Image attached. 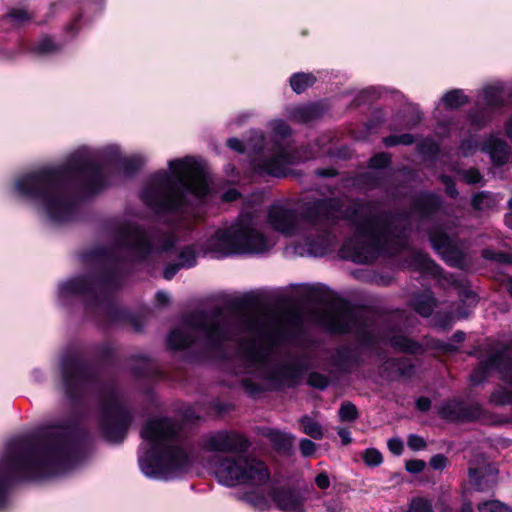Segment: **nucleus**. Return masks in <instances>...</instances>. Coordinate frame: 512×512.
<instances>
[{
  "label": "nucleus",
  "instance_id": "47",
  "mask_svg": "<svg viewBox=\"0 0 512 512\" xmlns=\"http://www.w3.org/2000/svg\"><path fill=\"white\" fill-rule=\"evenodd\" d=\"M315 483L318 488L325 490L330 486V479L326 472H321L315 477Z\"/></svg>",
  "mask_w": 512,
  "mask_h": 512
},
{
  "label": "nucleus",
  "instance_id": "63",
  "mask_svg": "<svg viewBox=\"0 0 512 512\" xmlns=\"http://www.w3.org/2000/svg\"><path fill=\"white\" fill-rule=\"evenodd\" d=\"M460 512H473L472 505L470 503L463 504Z\"/></svg>",
  "mask_w": 512,
  "mask_h": 512
},
{
  "label": "nucleus",
  "instance_id": "42",
  "mask_svg": "<svg viewBox=\"0 0 512 512\" xmlns=\"http://www.w3.org/2000/svg\"><path fill=\"white\" fill-rule=\"evenodd\" d=\"M407 443H408L409 448H411L414 451L422 450L426 446L424 439L422 437H420L418 435H414V434H412L408 437Z\"/></svg>",
  "mask_w": 512,
  "mask_h": 512
},
{
  "label": "nucleus",
  "instance_id": "24",
  "mask_svg": "<svg viewBox=\"0 0 512 512\" xmlns=\"http://www.w3.org/2000/svg\"><path fill=\"white\" fill-rule=\"evenodd\" d=\"M300 423L303 427V432L311 438L319 440L323 437V429L321 425L309 416H303L300 419Z\"/></svg>",
  "mask_w": 512,
  "mask_h": 512
},
{
  "label": "nucleus",
  "instance_id": "29",
  "mask_svg": "<svg viewBox=\"0 0 512 512\" xmlns=\"http://www.w3.org/2000/svg\"><path fill=\"white\" fill-rule=\"evenodd\" d=\"M197 253L192 246L185 247L179 255V266L191 267L196 263Z\"/></svg>",
  "mask_w": 512,
  "mask_h": 512
},
{
  "label": "nucleus",
  "instance_id": "64",
  "mask_svg": "<svg viewBox=\"0 0 512 512\" xmlns=\"http://www.w3.org/2000/svg\"><path fill=\"white\" fill-rule=\"evenodd\" d=\"M505 222L510 228H512V211L509 214H507Z\"/></svg>",
  "mask_w": 512,
  "mask_h": 512
},
{
  "label": "nucleus",
  "instance_id": "40",
  "mask_svg": "<svg viewBox=\"0 0 512 512\" xmlns=\"http://www.w3.org/2000/svg\"><path fill=\"white\" fill-rule=\"evenodd\" d=\"M390 163V157L386 153L376 155L370 160V166L373 168H383Z\"/></svg>",
  "mask_w": 512,
  "mask_h": 512
},
{
  "label": "nucleus",
  "instance_id": "61",
  "mask_svg": "<svg viewBox=\"0 0 512 512\" xmlns=\"http://www.w3.org/2000/svg\"><path fill=\"white\" fill-rule=\"evenodd\" d=\"M506 134L512 140V115L506 124Z\"/></svg>",
  "mask_w": 512,
  "mask_h": 512
},
{
  "label": "nucleus",
  "instance_id": "45",
  "mask_svg": "<svg viewBox=\"0 0 512 512\" xmlns=\"http://www.w3.org/2000/svg\"><path fill=\"white\" fill-rule=\"evenodd\" d=\"M430 465L433 469L442 470L447 465V458L443 455H435L430 460Z\"/></svg>",
  "mask_w": 512,
  "mask_h": 512
},
{
  "label": "nucleus",
  "instance_id": "52",
  "mask_svg": "<svg viewBox=\"0 0 512 512\" xmlns=\"http://www.w3.org/2000/svg\"><path fill=\"white\" fill-rule=\"evenodd\" d=\"M9 16L16 22H22L28 19V14L24 10H14Z\"/></svg>",
  "mask_w": 512,
  "mask_h": 512
},
{
  "label": "nucleus",
  "instance_id": "57",
  "mask_svg": "<svg viewBox=\"0 0 512 512\" xmlns=\"http://www.w3.org/2000/svg\"><path fill=\"white\" fill-rule=\"evenodd\" d=\"M338 435L341 437L342 443L344 445H348L351 442V434L349 430L345 428H339Z\"/></svg>",
  "mask_w": 512,
  "mask_h": 512
},
{
  "label": "nucleus",
  "instance_id": "55",
  "mask_svg": "<svg viewBox=\"0 0 512 512\" xmlns=\"http://www.w3.org/2000/svg\"><path fill=\"white\" fill-rule=\"evenodd\" d=\"M180 267L181 266H179V263L176 265H170V266L166 267V269L164 270L165 279H167V280L172 279Z\"/></svg>",
  "mask_w": 512,
  "mask_h": 512
},
{
  "label": "nucleus",
  "instance_id": "5",
  "mask_svg": "<svg viewBox=\"0 0 512 512\" xmlns=\"http://www.w3.org/2000/svg\"><path fill=\"white\" fill-rule=\"evenodd\" d=\"M335 202L321 200L316 202L308 212L298 217L284 203H277L268 211L269 224L286 236H299L303 243L296 246L301 255H323L328 248L329 240L326 231V220L336 218Z\"/></svg>",
  "mask_w": 512,
  "mask_h": 512
},
{
  "label": "nucleus",
  "instance_id": "17",
  "mask_svg": "<svg viewBox=\"0 0 512 512\" xmlns=\"http://www.w3.org/2000/svg\"><path fill=\"white\" fill-rule=\"evenodd\" d=\"M481 150L488 153L492 162L496 165H502L508 159L507 144L495 136H490L481 147Z\"/></svg>",
  "mask_w": 512,
  "mask_h": 512
},
{
  "label": "nucleus",
  "instance_id": "4",
  "mask_svg": "<svg viewBox=\"0 0 512 512\" xmlns=\"http://www.w3.org/2000/svg\"><path fill=\"white\" fill-rule=\"evenodd\" d=\"M179 426L168 418L150 420L141 431L151 447L139 457L141 472L155 480H169L187 472L192 460L179 443Z\"/></svg>",
  "mask_w": 512,
  "mask_h": 512
},
{
  "label": "nucleus",
  "instance_id": "48",
  "mask_svg": "<svg viewBox=\"0 0 512 512\" xmlns=\"http://www.w3.org/2000/svg\"><path fill=\"white\" fill-rule=\"evenodd\" d=\"M477 144L474 140L469 139L462 143L460 149L463 153V155L467 156L471 153H473L477 149Z\"/></svg>",
  "mask_w": 512,
  "mask_h": 512
},
{
  "label": "nucleus",
  "instance_id": "32",
  "mask_svg": "<svg viewBox=\"0 0 512 512\" xmlns=\"http://www.w3.org/2000/svg\"><path fill=\"white\" fill-rule=\"evenodd\" d=\"M493 203L492 196L487 192H481L473 197L472 204L475 209L483 210L489 208Z\"/></svg>",
  "mask_w": 512,
  "mask_h": 512
},
{
  "label": "nucleus",
  "instance_id": "46",
  "mask_svg": "<svg viewBox=\"0 0 512 512\" xmlns=\"http://www.w3.org/2000/svg\"><path fill=\"white\" fill-rule=\"evenodd\" d=\"M463 178L468 184H476L480 182L481 175L479 171L475 169H470L463 174Z\"/></svg>",
  "mask_w": 512,
  "mask_h": 512
},
{
  "label": "nucleus",
  "instance_id": "9",
  "mask_svg": "<svg viewBox=\"0 0 512 512\" xmlns=\"http://www.w3.org/2000/svg\"><path fill=\"white\" fill-rule=\"evenodd\" d=\"M209 468L225 486L246 485L262 489L270 481L267 464L251 455H234L213 459Z\"/></svg>",
  "mask_w": 512,
  "mask_h": 512
},
{
  "label": "nucleus",
  "instance_id": "3",
  "mask_svg": "<svg viewBox=\"0 0 512 512\" xmlns=\"http://www.w3.org/2000/svg\"><path fill=\"white\" fill-rule=\"evenodd\" d=\"M74 447L66 427H52L41 443L12 463L0 466V510L8 502L7 482L11 473L27 478H40L66 468L73 462Z\"/></svg>",
  "mask_w": 512,
  "mask_h": 512
},
{
  "label": "nucleus",
  "instance_id": "28",
  "mask_svg": "<svg viewBox=\"0 0 512 512\" xmlns=\"http://www.w3.org/2000/svg\"><path fill=\"white\" fill-rule=\"evenodd\" d=\"M490 402L495 405H512V391L500 387L491 394Z\"/></svg>",
  "mask_w": 512,
  "mask_h": 512
},
{
  "label": "nucleus",
  "instance_id": "33",
  "mask_svg": "<svg viewBox=\"0 0 512 512\" xmlns=\"http://www.w3.org/2000/svg\"><path fill=\"white\" fill-rule=\"evenodd\" d=\"M480 512H508V508L496 500L486 501L478 505Z\"/></svg>",
  "mask_w": 512,
  "mask_h": 512
},
{
  "label": "nucleus",
  "instance_id": "58",
  "mask_svg": "<svg viewBox=\"0 0 512 512\" xmlns=\"http://www.w3.org/2000/svg\"><path fill=\"white\" fill-rule=\"evenodd\" d=\"M156 298H157V301L159 302V304H162V305L168 303V301H169V295L163 291H159L156 294Z\"/></svg>",
  "mask_w": 512,
  "mask_h": 512
},
{
  "label": "nucleus",
  "instance_id": "53",
  "mask_svg": "<svg viewBox=\"0 0 512 512\" xmlns=\"http://www.w3.org/2000/svg\"><path fill=\"white\" fill-rule=\"evenodd\" d=\"M452 406H453V404H447L442 407L441 414L443 417L450 419V420H454L458 417V415L456 413H454L453 411L450 410L452 408Z\"/></svg>",
  "mask_w": 512,
  "mask_h": 512
},
{
  "label": "nucleus",
  "instance_id": "62",
  "mask_svg": "<svg viewBox=\"0 0 512 512\" xmlns=\"http://www.w3.org/2000/svg\"><path fill=\"white\" fill-rule=\"evenodd\" d=\"M426 198L430 201L433 206H437L439 203V199L434 195H427Z\"/></svg>",
  "mask_w": 512,
  "mask_h": 512
},
{
  "label": "nucleus",
  "instance_id": "12",
  "mask_svg": "<svg viewBox=\"0 0 512 512\" xmlns=\"http://www.w3.org/2000/svg\"><path fill=\"white\" fill-rule=\"evenodd\" d=\"M503 103L500 85L485 87L477 100L476 112L470 116V125L474 129L480 128L490 119L492 109L502 106Z\"/></svg>",
  "mask_w": 512,
  "mask_h": 512
},
{
  "label": "nucleus",
  "instance_id": "49",
  "mask_svg": "<svg viewBox=\"0 0 512 512\" xmlns=\"http://www.w3.org/2000/svg\"><path fill=\"white\" fill-rule=\"evenodd\" d=\"M441 179H442V182L445 185V189H446L447 194L450 195L451 197H455L457 195V190H456V188L454 186V183L451 180V178L448 177V176H442Z\"/></svg>",
  "mask_w": 512,
  "mask_h": 512
},
{
  "label": "nucleus",
  "instance_id": "20",
  "mask_svg": "<svg viewBox=\"0 0 512 512\" xmlns=\"http://www.w3.org/2000/svg\"><path fill=\"white\" fill-rule=\"evenodd\" d=\"M430 241L437 252L442 254L451 264H455L454 260L449 257V254L453 253V242L446 233L432 231L430 233Z\"/></svg>",
  "mask_w": 512,
  "mask_h": 512
},
{
  "label": "nucleus",
  "instance_id": "25",
  "mask_svg": "<svg viewBox=\"0 0 512 512\" xmlns=\"http://www.w3.org/2000/svg\"><path fill=\"white\" fill-rule=\"evenodd\" d=\"M434 304L433 297L427 292L415 300L414 308L420 315L428 317L432 314Z\"/></svg>",
  "mask_w": 512,
  "mask_h": 512
},
{
  "label": "nucleus",
  "instance_id": "34",
  "mask_svg": "<svg viewBox=\"0 0 512 512\" xmlns=\"http://www.w3.org/2000/svg\"><path fill=\"white\" fill-rule=\"evenodd\" d=\"M363 458L365 463L370 467L379 466L383 461L382 454L374 448L367 449Z\"/></svg>",
  "mask_w": 512,
  "mask_h": 512
},
{
  "label": "nucleus",
  "instance_id": "43",
  "mask_svg": "<svg viewBox=\"0 0 512 512\" xmlns=\"http://www.w3.org/2000/svg\"><path fill=\"white\" fill-rule=\"evenodd\" d=\"M388 448L394 455H400L403 452V442L398 438H392L388 441Z\"/></svg>",
  "mask_w": 512,
  "mask_h": 512
},
{
  "label": "nucleus",
  "instance_id": "14",
  "mask_svg": "<svg viewBox=\"0 0 512 512\" xmlns=\"http://www.w3.org/2000/svg\"><path fill=\"white\" fill-rule=\"evenodd\" d=\"M246 441L239 435L228 431H218L205 436L201 448L206 452L231 453L246 448Z\"/></svg>",
  "mask_w": 512,
  "mask_h": 512
},
{
  "label": "nucleus",
  "instance_id": "15",
  "mask_svg": "<svg viewBox=\"0 0 512 512\" xmlns=\"http://www.w3.org/2000/svg\"><path fill=\"white\" fill-rule=\"evenodd\" d=\"M119 245L131 248L137 254L142 256L149 254L154 249V245L147 234L135 226H129L121 231L119 236ZM167 248L168 246H155V250H165Z\"/></svg>",
  "mask_w": 512,
  "mask_h": 512
},
{
  "label": "nucleus",
  "instance_id": "31",
  "mask_svg": "<svg viewBox=\"0 0 512 512\" xmlns=\"http://www.w3.org/2000/svg\"><path fill=\"white\" fill-rule=\"evenodd\" d=\"M408 512H433L432 503L425 498H415L411 501Z\"/></svg>",
  "mask_w": 512,
  "mask_h": 512
},
{
  "label": "nucleus",
  "instance_id": "19",
  "mask_svg": "<svg viewBox=\"0 0 512 512\" xmlns=\"http://www.w3.org/2000/svg\"><path fill=\"white\" fill-rule=\"evenodd\" d=\"M89 281L86 278L80 277L65 281L60 284L58 289L59 298L62 301L68 300L74 295L84 293L89 289Z\"/></svg>",
  "mask_w": 512,
  "mask_h": 512
},
{
  "label": "nucleus",
  "instance_id": "26",
  "mask_svg": "<svg viewBox=\"0 0 512 512\" xmlns=\"http://www.w3.org/2000/svg\"><path fill=\"white\" fill-rule=\"evenodd\" d=\"M443 104L448 108H458L467 102V97L462 90H451L442 97Z\"/></svg>",
  "mask_w": 512,
  "mask_h": 512
},
{
  "label": "nucleus",
  "instance_id": "37",
  "mask_svg": "<svg viewBox=\"0 0 512 512\" xmlns=\"http://www.w3.org/2000/svg\"><path fill=\"white\" fill-rule=\"evenodd\" d=\"M391 345L400 350L409 352H413L415 347V344L405 337H394L391 340Z\"/></svg>",
  "mask_w": 512,
  "mask_h": 512
},
{
  "label": "nucleus",
  "instance_id": "13",
  "mask_svg": "<svg viewBox=\"0 0 512 512\" xmlns=\"http://www.w3.org/2000/svg\"><path fill=\"white\" fill-rule=\"evenodd\" d=\"M319 321L333 332H347L353 330L356 317L346 303L336 302L328 307Z\"/></svg>",
  "mask_w": 512,
  "mask_h": 512
},
{
  "label": "nucleus",
  "instance_id": "16",
  "mask_svg": "<svg viewBox=\"0 0 512 512\" xmlns=\"http://www.w3.org/2000/svg\"><path fill=\"white\" fill-rule=\"evenodd\" d=\"M129 422L130 419L127 413L116 400L113 399L111 402L105 404L103 408V425L105 435L109 440H114L112 433L113 427L119 428L123 434Z\"/></svg>",
  "mask_w": 512,
  "mask_h": 512
},
{
  "label": "nucleus",
  "instance_id": "27",
  "mask_svg": "<svg viewBox=\"0 0 512 512\" xmlns=\"http://www.w3.org/2000/svg\"><path fill=\"white\" fill-rule=\"evenodd\" d=\"M470 482L475 487L476 490H486L490 489L494 485V478L485 479L484 476L480 475V472L477 469H469Z\"/></svg>",
  "mask_w": 512,
  "mask_h": 512
},
{
  "label": "nucleus",
  "instance_id": "59",
  "mask_svg": "<svg viewBox=\"0 0 512 512\" xmlns=\"http://www.w3.org/2000/svg\"><path fill=\"white\" fill-rule=\"evenodd\" d=\"M502 378L512 385V364L502 373Z\"/></svg>",
  "mask_w": 512,
  "mask_h": 512
},
{
  "label": "nucleus",
  "instance_id": "39",
  "mask_svg": "<svg viewBox=\"0 0 512 512\" xmlns=\"http://www.w3.org/2000/svg\"><path fill=\"white\" fill-rule=\"evenodd\" d=\"M309 385L318 388V389H324L328 385V380L325 376L318 374V373H312L310 374L308 378Z\"/></svg>",
  "mask_w": 512,
  "mask_h": 512
},
{
  "label": "nucleus",
  "instance_id": "35",
  "mask_svg": "<svg viewBox=\"0 0 512 512\" xmlns=\"http://www.w3.org/2000/svg\"><path fill=\"white\" fill-rule=\"evenodd\" d=\"M414 139L410 134L392 135L384 138V144L386 146H395L398 144L409 145L413 143Z\"/></svg>",
  "mask_w": 512,
  "mask_h": 512
},
{
  "label": "nucleus",
  "instance_id": "30",
  "mask_svg": "<svg viewBox=\"0 0 512 512\" xmlns=\"http://www.w3.org/2000/svg\"><path fill=\"white\" fill-rule=\"evenodd\" d=\"M358 417V411L354 404L345 402L339 409V418L341 421H354Z\"/></svg>",
  "mask_w": 512,
  "mask_h": 512
},
{
  "label": "nucleus",
  "instance_id": "38",
  "mask_svg": "<svg viewBox=\"0 0 512 512\" xmlns=\"http://www.w3.org/2000/svg\"><path fill=\"white\" fill-rule=\"evenodd\" d=\"M270 127L275 135L285 137L290 133L288 125L282 120H274L270 123Z\"/></svg>",
  "mask_w": 512,
  "mask_h": 512
},
{
  "label": "nucleus",
  "instance_id": "21",
  "mask_svg": "<svg viewBox=\"0 0 512 512\" xmlns=\"http://www.w3.org/2000/svg\"><path fill=\"white\" fill-rule=\"evenodd\" d=\"M61 371L63 382L67 389H69L74 383L78 382L82 376L81 367L74 361L62 363Z\"/></svg>",
  "mask_w": 512,
  "mask_h": 512
},
{
  "label": "nucleus",
  "instance_id": "44",
  "mask_svg": "<svg viewBox=\"0 0 512 512\" xmlns=\"http://www.w3.org/2000/svg\"><path fill=\"white\" fill-rule=\"evenodd\" d=\"M425 465L423 460H410L406 463V469L410 473H419L425 468Z\"/></svg>",
  "mask_w": 512,
  "mask_h": 512
},
{
  "label": "nucleus",
  "instance_id": "7",
  "mask_svg": "<svg viewBox=\"0 0 512 512\" xmlns=\"http://www.w3.org/2000/svg\"><path fill=\"white\" fill-rule=\"evenodd\" d=\"M251 214H242L230 226L218 228L202 244L203 253L215 257L233 254H261L274 246Z\"/></svg>",
  "mask_w": 512,
  "mask_h": 512
},
{
  "label": "nucleus",
  "instance_id": "10",
  "mask_svg": "<svg viewBox=\"0 0 512 512\" xmlns=\"http://www.w3.org/2000/svg\"><path fill=\"white\" fill-rule=\"evenodd\" d=\"M241 329L251 340L241 343L240 357L246 364L244 372L258 369L266 357V346L274 340L273 329L268 317L259 313H250L241 320Z\"/></svg>",
  "mask_w": 512,
  "mask_h": 512
},
{
  "label": "nucleus",
  "instance_id": "18",
  "mask_svg": "<svg viewBox=\"0 0 512 512\" xmlns=\"http://www.w3.org/2000/svg\"><path fill=\"white\" fill-rule=\"evenodd\" d=\"M276 505L284 511L298 510L304 501L300 493L291 490H279L273 494Z\"/></svg>",
  "mask_w": 512,
  "mask_h": 512
},
{
  "label": "nucleus",
  "instance_id": "23",
  "mask_svg": "<svg viewBox=\"0 0 512 512\" xmlns=\"http://www.w3.org/2000/svg\"><path fill=\"white\" fill-rule=\"evenodd\" d=\"M498 361H499V356L497 355H493L489 358V360L484 363V364H481L470 376V379H471V382L474 384V385H478L480 383H482L486 377H487V374H488V371L498 365Z\"/></svg>",
  "mask_w": 512,
  "mask_h": 512
},
{
  "label": "nucleus",
  "instance_id": "22",
  "mask_svg": "<svg viewBox=\"0 0 512 512\" xmlns=\"http://www.w3.org/2000/svg\"><path fill=\"white\" fill-rule=\"evenodd\" d=\"M316 77L311 73H296L290 78V85L296 93H302L308 87L312 86Z\"/></svg>",
  "mask_w": 512,
  "mask_h": 512
},
{
  "label": "nucleus",
  "instance_id": "54",
  "mask_svg": "<svg viewBox=\"0 0 512 512\" xmlns=\"http://www.w3.org/2000/svg\"><path fill=\"white\" fill-rule=\"evenodd\" d=\"M431 401L426 397H421L416 401V407L420 411H427L430 408Z\"/></svg>",
  "mask_w": 512,
  "mask_h": 512
},
{
  "label": "nucleus",
  "instance_id": "60",
  "mask_svg": "<svg viewBox=\"0 0 512 512\" xmlns=\"http://www.w3.org/2000/svg\"><path fill=\"white\" fill-rule=\"evenodd\" d=\"M238 196H239V193L236 190L232 189V190L227 191L224 194L223 198L226 201H233V200L237 199Z\"/></svg>",
  "mask_w": 512,
  "mask_h": 512
},
{
  "label": "nucleus",
  "instance_id": "6",
  "mask_svg": "<svg viewBox=\"0 0 512 512\" xmlns=\"http://www.w3.org/2000/svg\"><path fill=\"white\" fill-rule=\"evenodd\" d=\"M351 220L355 231L344 249L354 262H371L381 251H389L393 244L400 247L404 243V235L394 232L398 219L379 214L374 206L357 204Z\"/></svg>",
  "mask_w": 512,
  "mask_h": 512
},
{
  "label": "nucleus",
  "instance_id": "36",
  "mask_svg": "<svg viewBox=\"0 0 512 512\" xmlns=\"http://www.w3.org/2000/svg\"><path fill=\"white\" fill-rule=\"evenodd\" d=\"M270 494V491H267V493H261L260 495L256 494H247L246 499L249 503H251L254 507L258 509H263L267 506L268 503V495Z\"/></svg>",
  "mask_w": 512,
  "mask_h": 512
},
{
  "label": "nucleus",
  "instance_id": "11",
  "mask_svg": "<svg viewBox=\"0 0 512 512\" xmlns=\"http://www.w3.org/2000/svg\"><path fill=\"white\" fill-rule=\"evenodd\" d=\"M249 147L268 153V159L255 163V169L259 174L281 177L286 174L290 165L304 160V158L290 154L278 142L268 141L261 132H253Z\"/></svg>",
  "mask_w": 512,
  "mask_h": 512
},
{
  "label": "nucleus",
  "instance_id": "2",
  "mask_svg": "<svg viewBox=\"0 0 512 512\" xmlns=\"http://www.w3.org/2000/svg\"><path fill=\"white\" fill-rule=\"evenodd\" d=\"M168 171H158L151 176L142 190L141 197L150 207L175 209L190 202V198L200 199L208 191L204 165L194 157H184L168 162Z\"/></svg>",
  "mask_w": 512,
  "mask_h": 512
},
{
  "label": "nucleus",
  "instance_id": "50",
  "mask_svg": "<svg viewBox=\"0 0 512 512\" xmlns=\"http://www.w3.org/2000/svg\"><path fill=\"white\" fill-rule=\"evenodd\" d=\"M38 48L40 52H51L54 50L55 46L52 39L44 38L40 41Z\"/></svg>",
  "mask_w": 512,
  "mask_h": 512
},
{
  "label": "nucleus",
  "instance_id": "51",
  "mask_svg": "<svg viewBox=\"0 0 512 512\" xmlns=\"http://www.w3.org/2000/svg\"><path fill=\"white\" fill-rule=\"evenodd\" d=\"M483 257L486 259L497 260L500 262L506 261V256L504 254H501V253L496 254L493 251L488 250V249L483 251Z\"/></svg>",
  "mask_w": 512,
  "mask_h": 512
},
{
  "label": "nucleus",
  "instance_id": "8",
  "mask_svg": "<svg viewBox=\"0 0 512 512\" xmlns=\"http://www.w3.org/2000/svg\"><path fill=\"white\" fill-rule=\"evenodd\" d=\"M233 333L232 321L222 313H195L168 336L172 349H183L196 340L215 345L229 338Z\"/></svg>",
  "mask_w": 512,
  "mask_h": 512
},
{
  "label": "nucleus",
  "instance_id": "41",
  "mask_svg": "<svg viewBox=\"0 0 512 512\" xmlns=\"http://www.w3.org/2000/svg\"><path fill=\"white\" fill-rule=\"evenodd\" d=\"M299 446H300L301 453L306 457L313 455L316 451L315 443L306 438H304L300 441Z\"/></svg>",
  "mask_w": 512,
  "mask_h": 512
},
{
  "label": "nucleus",
  "instance_id": "1",
  "mask_svg": "<svg viewBox=\"0 0 512 512\" xmlns=\"http://www.w3.org/2000/svg\"><path fill=\"white\" fill-rule=\"evenodd\" d=\"M94 154L80 148L57 170L40 171L19 177L14 184L18 198L30 203L52 221L65 220L72 211L73 202L67 195L66 181L73 176L86 179L91 191L102 186V171L95 165Z\"/></svg>",
  "mask_w": 512,
  "mask_h": 512
},
{
  "label": "nucleus",
  "instance_id": "56",
  "mask_svg": "<svg viewBox=\"0 0 512 512\" xmlns=\"http://www.w3.org/2000/svg\"><path fill=\"white\" fill-rule=\"evenodd\" d=\"M227 144L231 149H233L235 151H238V152L244 151L243 144L241 143L240 140H238L236 138L229 139Z\"/></svg>",
  "mask_w": 512,
  "mask_h": 512
}]
</instances>
